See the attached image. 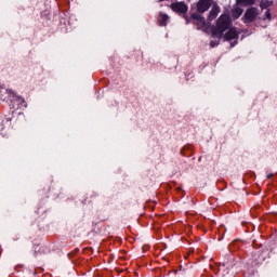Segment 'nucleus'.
<instances>
[{
	"mask_svg": "<svg viewBox=\"0 0 277 277\" xmlns=\"http://www.w3.org/2000/svg\"><path fill=\"white\" fill-rule=\"evenodd\" d=\"M230 16L226 14H222L216 19V25L211 27V36L212 38H219L221 39L222 36H224V31H227V29H230Z\"/></svg>",
	"mask_w": 277,
	"mask_h": 277,
	"instance_id": "nucleus-1",
	"label": "nucleus"
},
{
	"mask_svg": "<svg viewBox=\"0 0 277 277\" xmlns=\"http://www.w3.org/2000/svg\"><path fill=\"white\" fill-rule=\"evenodd\" d=\"M256 18H259V9L256 6H250L245 12V15L241 17V21L242 23H245V25H250L254 23Z\"/></svg>",
	"mask_w": 277,
	"mask_h": 277,
	"instance_id": "nucleus-2",
	"label": "nucleus"
},
{
	"mask_svg": "<svg viewBox=\"0 0 277 277\" xmlns=\"http://www.w3.org/2000/svg\"><path fill=\"white\" fill-rule=\"evenodd\" d=\"M213 4V0H199L196 3V10L199 14H205V12L209 11V8Z\"/></svg>",
	"mask_w": 277,
	"mask_h": 277,
	"instance_id": "nucleus-3",
	"label": "nucleus"
},
{
	"mask_svg": "<svg viewBox=\"0 0 277 277\" xmlns=\"http://www.w3.org/2000/svg\"><path fill=\"white\" fill-rule=\"evenodd\" d=\"M190 18L194 23V25H197V29H200L201 27H205L207 25V19L200 15V13H192Z\"/></svg>",
	"mask_w": 277,
	"mask_h": 277,
	"instance_id": "nucleus-4",
	"label": "nucleus"
},
{
	"mask_svg": "<svg viewBox=\"0 0 277 277\" xmlns=\"http://www.w3.org/2000/svg\"><path fill=\"white\" fill-rule=\"evenodd\" d=\"M171 10L177 14H187V10H189V8L185 2H175L171 4Z\"/></svg>",
	"mask_w": 277,
	"mask_h": 277,
	"instance_id": "nucleus-5",
	"label": "nucleus"
},
{
	"mask_svg": "<svg viewBox=\"0 0 277 277\" xmlns=\"http://www.w3.org/2000/svg\"><path fill=\"white\" fill-rule=\"evenodd\" d=\"M223 38L227 42H230V40H235L236 38H239V34H237L236 28H229V30L223 36Z\"/></svg>",
	"mask_w": 277,
	"mask_h": 277,
	"instance_id": "nucleus-6",
	"label": "nucleus"
},
{
	"mask_svg": "<svg viewBox=\"0 0 277 277\" xmlns=\"http://www.w3.org/2000/svg\"><path fill=\"white\" fill-rule=\"evenodd\" d=\"M217 14H220V6L217 4H213L209 12L208 21H215V18H217Z\"/></svg>",
	"mask_w": 277,
	"mask_h": 277,
	"instance_id": "nucleus-7",
	"label": "nucleus"
},
{
	"mask_svg": "<svg viewBox=\"0 0 277 277\" xmlns=\"http://www.w3.org/2000/svg\"><path fill=\"white\" fill-rule=\"evenodd\" d=\"M169 19H170V16H168V14L160 12L158 16V25L160 27H167Z\"/></svg>",
	"mask_w": 277,
	"mask_h": 277,
	"instance_id": "nucleus-8",
	"label": "nucleus"
},
{
	"mask_svg": "<svg viewBox=\"0 0 277 277\" xmlns=\"http://www.w3.org/2000/svg\"><path fill=\"white\" fill-rule=\"evenodd\" d=\"M243 14V9L236 6L234 10H232V16L233 18H239Z\"/></svg>",
	"mask_w": 277,
	"mask_h": 277,
	"instance_id": "nucleus-9",
	"label": "nucleus"
},
{
	"mask_svg": "<svg viewBox=\"0 0 277 277\" xmlns=\"http://www.w3.org/2000/svg\"><path fill=\"white\" fill-rule=\"evenodd\" d=\"M273 2L272 0H261L260 8L261 10H267V8H272Z\"/></svg>",
	"mask_w": 277,
	"mask_h": 277,
	"instance_id": "nucleus-10",
	"label": "nucleus"
},
{
	"mask_svg": "<svg viewBox=\"0 0 277 277\" xmlns=\"http://www.w3.org/2000/svg\"><path fill=\"white\" fill-rule=\"evenodd\" d=\"M254 261L258 265L265 261V258L263 256V253H261V251L254 253Z\"/></svg>",
	"mask_w": 277,
	"mask_h": 277,
	"instance_id": "nucleus-11",
	"label": "nucleus"
},
{
	"mask_svg": "<svg viewBox=\"0 0 277 277\" xmlns=\"http://www.w3.org/2000/svg\"><path fill=\"white\" fill-rule=\"evenodd\" d=\"M238 5H254L256 0H237Z\"/></svg>",
	"mask_w": 277,
	"mask_h": 277,
	"instance_id": "nucleus-12",
	"label": "nucleus"
},
{
	"mask_svg": "<svg viewBox=\"0 0 277 277\" xmlns=\"http://www.w3.org/2000/svg\"><path fill=\"white\" fill-rule=\"evenodd\" d=\"M16 98L22 107H27V104H25V98L22 96H17Z\"/></svg>",
	"mask_w": 277,
	"mask_h": 277,
	"instance_id": "nucleus-13",
	"label": "nucleus"
},
{
	"mask_svg": "<svg viewBox=\"0 0 277 277\" xmlns=\"http://www.w3.org/2000/svg\"><path fill=\"white\" fill-rule=\"evenodd\" d=\"M265 18L267 21H272V11L269 9H267L266 12H265Z\"/></svg>",
	"mask_w": 277,
	"mask_h": 277,
	"instance_id": "nucleus-14",
	"label": "nucleus"
},
{
	"mask_svg": "<svg viewBox=\"0 0 277 277\" xmlns=\"http://www.w3.org/2000/svg\"><path fill=\"white\" fill-rule=\"evenodd\" d=\"M220 44V39L219 40H215V41H210V47L212 48V49H214V47H217Z\"/></svg>",
	"mask_w": 277,
	"mask_h": 277,
	"instance_id": "nucleus-15",
	"label": "nucleus"
},
{
	"mask_svg": "<svg viewBox=\"0 0 277 277\" xmlns=\"http://www.w3.org/2000/svg\"><path fill=\"white\" fill-rule=\"evenodd\" d=\"M184 18L186 21V25H189V23H192V19L189 17H187V15H185Z\"/></svg>",
	"mask_w": 277,
	"mask_h": 277,
	"instance_id": "nucleus-16",
	"label": "nucleus"
},
{
	"mask_svg": "<svg viewBox=\"0 0 277 277\" xmlns=\"http://www.w3.org/2000/svg\"><path fill=\"white\" fill-rule=\"evenodd\" d=\"M6 94H15V92L12 89H6Z\"/></svg>",
	"mask_w": 277,
	"mask_h": 277,
	"instance_id": "nucleus-17",
	"label": "nucleus"
},
{
	"mask_svg": "<svg viewBox=\"0 0 277 277\" xmlns=\"http://www.w3.org/2000/svg\"><path fill=\"white\" fill-rule=\"evenodd\" d=\"M274 174L273 173H269L266 175V179H273Z\"/></svg>",
	"mask_w": 277,
	"mask_h": 277,
	"instance_id": "nucleus-18",
	"label": "nucleus"
},
{
	"mask_svg": "<svg viewBox=\"0 0 277 277\" xmlns=\"http://www.w3.org/2000/svg\"><path fill=\"white\" fill-rule=\"evenodd\" d=\"M163 1H166V0H159L160 3L163 2Z\"/></svg>",
	"mask_w": 277,
	"mask_h": 277,
	"instance_id": "nucleus-19",
	"label": "nucleus"
},
{
	"mask_svg": "<svg viewBox=\"0 0 277 277\" xmlns=\"http://www.w3.org/2000/svg\"><path fill=\"white\" fill-rule=\"evenodd\" d=\"M181 155H184V154H183V149H181Z\"/></svg>",
	"mask_w": 277,
	"mask_h": 277,
	"instance_id": "nucleus-20",
	"label": "nucleus"
}]
</instances>
